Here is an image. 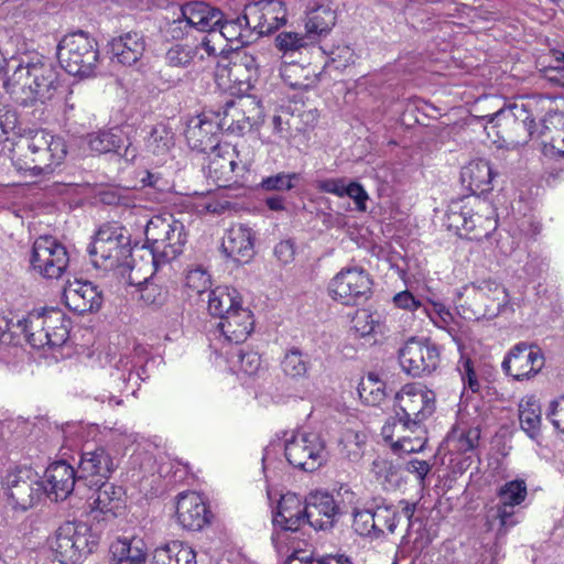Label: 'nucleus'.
<instances>
[{"label":"nucleus","instance_id":"nucleus-53","mask_svg":"<svg viewBox=\"0 0 564 564\" xmlns=\"http://www.w3.org/2000/svg\"><path fill=\"white\" fill-rule=\"evenodd\" d=\"M90 529L85 523H77L73 532V549L79 553V556L90 554L96 546V541L89 534Z\"/></svg>","mask_w":564,"mask_h":564},{"label":"nucleus","instance_id":"nucleus-51","mask_svg":"<svg viewBox=\"0 0 564 564\" xmlns=\"http://www.w3.org/2000/svg\"><path fill=\"white\" fill-rule=\"evenodd\" d=\"M352 329L361 337H366L380 330L379 316L367 310H358L352 317Z\"/></svg>","mask_w":564,"mask_h":564},{"label":"nucleus","instance_id":"nucleus-55","mask_svg":"<svg viewBox=\"0 0 564 564\" xmlns=\"http://www.w3.org/2000/svg\"><path fill=\"white\" fill-rule=\"evenodd\" d=\"M300 180L296 173H278L268 176L261 181V188L263 191H290L294 187V182Z\"/></svg>","mask_w":564,"mask_h":564},{"label":"nucleus","instance_id":"nucleus-49","mask_svg":"<svg viewBox=\"0 0 564 564\" xmlns=\"http://www.w3.org/2000/svg\"><path fill=\"white\" fill-rule=\"evenodd\" d=\"M373 516V508L370 509H357L352 511V529L360 535L371 539H377L376 535V522Z\"/></svg>","mask_w":564,"mask_h":564},{"label":"nucleus","instance_id":"nucleus-63","mask_svg":"<svg viewBox=\"0 0 564 564\" xmlns=\"http://www.w3.org/2000/svg\"><path fill=\"white\" fill-rule=\"evenodd\" d=\"M547 417L556 430L564 433V397L551 402Z\"/></svg>","mask_w":564,"mask_h":564},{"label":"nucleus","instance_id":"nucleus-43","mask_svg":"<svg viewBox=\"0 0 564 564\" xmlns=\"http://www.w3.org/2000/svg\"><path fill=\"white\" fill-rule=\"evenodd\" d=\"M360 399L369 405H379L386 399V383L379 377L370 372L361 380L358 387Z\"/></svg>","mask_w":564,"mask_h":564},{"label":"nucleus","instance_id":"nucleus-50","mask_svg":"<svg viewBox=\"0 0 564 564\" xmlns=\"http://www.w3.org/2000/svg\"><path fill=\"white\" fill-rule=\"evenodd\" d=\"M411 425V422H405V419L400 414V412L395 411V416L389 417L382 426L381 435L386 442L390 443L391 448L393 449V443H395V441H400L401 436L409 431Z\"/></svg>","mask_w":564,"mask_h":564},{"label":"nucleus","instance_id":"nucleus-9","mask_svg":"<svg viewBox=\"0 0 564 564\" xmlns=\"http://www.w3.org/2000/svg\"><path fill=\"white\" fill-rule=\"evenodd\" d=\"M395 406L405 422L423 425L435 410V393L421 383H408L395 394Z\"/></svg>","mask_w":564,"mask_h":564},{"label":"nucleus","instance_id":"nucleus-14","mask_svg":"<svg viewBox=\"0 0 564 564\" xmlns=\"http://www.w3.org/2000/svg\"><path fill=\"white\" fill-rule=\"evenodd\" d=\"M115 469L110 455L105 448L98 447L91 451L85 449L82 453L78 469H73V495H77L82 487L80 480L84 478H97L91 480L94 486H98L102 479L109 478Z\"/></svg>","mask_w":564,"mask_h":564},{"label":"nucleus","instance_id":"nucleus-18","mask_svg":"<svg viewBox=\"0 0 564 564\" xmlns=\"http://www.w3.org/2000/svg\"><path fill=\"white\" fill-rule=\"evenodd\" d=\"M99 54L97 43L86 32H73V64L78 68L74 77L85 79L95 76Z\"/></svg>","mask_w":564,"mask_h":564},{"label":"nucleus","instance_id":"nucleus-1","mask_svg":"<svg viewBox=\"0 0 564 564\" xmlns=\"http://www.w3.org/2000/svg\"><path fill=\"white\" fill-rule=\"evenodd\" d=\"M55 72L44 63L19 64L4 83L7 91L22 106L50 98L56 89Z\"/></svg>","mask_w":564,"mask_h":564},{"label":"nucleus","instance_id":"nucleus-36","mask_svg":"<svg viewBox=\"0 0 564 564\" xmlns=\"http://www.w3.org/2000/svg\"><path fill=\"white\" fill-rule=\"evenodd\" d=\"M479 440L480 430L478 427L457 425L448 433L446 444L451 452L467 454L477 449Z\"/></svg>","mask_w":564,"mask_h":564},{"label":"nucleus","instance_id":"nucleus-33","mask_svg":"<svg viewBox=\"0 0 564 564\" xmlns=\"http://www.w3.org/2000/svg\"><path fill=\"white\" fill-rule=\"evenodd\" d=\"M268 128L271 129L268 142L276 144L282 142L290 143L300 131L297 118L285 108L280 109L271 117Z\"/></svg>","mask_w":564,"mask_h":564},{"label":"nucleus","instance_id":"nucleus-24","mask_svg":"<svg viewBox=\"0 0 564 564\" xmlns=\"http://www.w3.org/2000/svg\"><path fill=\"white\" fill-rule=\"evenodd\" d=\"M181 10L186 23L202 32L215 31L224 18L219 9L200 1L185 3Z\"/></svg>","mask_w":564,"mask_h":564},{"label":"nucleus","instance_id":"nucleus-57","mask_svg":"<svg viewBox=\"0 0 564 564\" xmlns=\"http://www.w3.org/2000/svg\"><path fill=\"white\" fill-rule=\"evenodd\" d=\"M77 297L85 299L86 294L89 293L91 300L89 304H84L83 306L76 305L73 307V312L84 313L86 311L98 310L100 306V297L97 292V285L95 284H83L80 290L75 291Z\"/></svg>","mask_w":564,"mask_h":564},{"label":"nucleus","instance_id":"nucleus-7","mask_svg":"<svg viewBox=\"0 0 564 564\" xmlns=\"http://www.w3.org/2000/svg\"><path fill=\"white\" fill-rule=\"evenodd\" d=\"M288 462L304 471H314L327 462L324 440L316 433L301 432L285 442Z\"/></svg>","mask_w":564,"mask_h":564},{"label":"nucleus","instance_id":"nucleus-20","mask_svg":"<svg viewBox=\"0 0 564 564\" xmlns=\"http://www.w3.org/2000/svg\"><path fill=\"white\" fill-rule=\"evenodd\" d=\"M416 509L415 503L401 500L398 506L390 503H379L373 507L377 539L382 538L386 532L393 534L397 525L402 518H405L411 524V520Z\"/></svg>","mask_w":564,"mask_h":564},{"label":"nucleus","instance_id":"nucleus-32","mask_svg":"<svg viewBox=\"0 0 564 564\" xmlns=\"http://www.w3.org/2000/svg\"><path fill=\"white\" fill-rule=\"evenodd\" d=\"M460 178L474 194L484 193L490 189L492 170L488 161L474 160L463 167Z\"/></svg>","mask_w":564,"mask_h":564},{"label":"nucleus","instance_id":"nucleus-56","mask_svg":"<svg viewBox=\"0 0 564 564\" xmlns=\"http://www.w3.org/2000/svg\"><path fill=\"white\" fill-rule=\"evenodd\" d=\"M457 371L460 375V379L465 388L470 389L473 392H477L480 388L473 361L469 358L462 357L457 364Z\"/></svg>","mask_w":564,"mask_h":564},{"label":"nucleus","instance_id":"nucleus-19","mask_svg":"<svg viewBox=\"0 0 564 564\" xmlns=\"http://www.w3.org/2000/svg\"><path fill=\"white\" fill-rule=\"evenodd\" d=\"M272 522L275 528L283 531H297L307 522L305 502L295 494L282 495L276 511L273 513Z\"/></svg>","mask_w":564,"mask_h":564},{"label":"nucleus","instance_id":"nucleus-60","mask_svg":"<svg viewBox=\"0 0 564 564\" xmlns=\"http://www.w3.org/2000/svg\"><path fill=\"white\" fill-rule=\"evenodd\" d=\"M296 252L295 242L293 239H285L280 241L273 250L275 259L282 264H289L294 260Z\"/></svg>","mask_w":564,"mask_h":564},{"label":"nucleus","instance_id":"nucleus-10","mask_svg":"<svg viewBox=\"0 0 564 564\" xmlns=\"http://www.w3.org/2000/svg\"><path fill=\"white\" fill-rule=\"evenodd\" d=\"M399 362L412 377L430 375L440 364V349L430 340L411 338L400 348Z\"/></svg>","mask_w":564,"mask_h":564},{"label":"nucleus","instance_id":"nucleus-15","mask_svg":"<svg viewBox=\"0 0 564 564\" xmlns=\"http://www.w3.org/2000/svg\"><path fill=\"white\" fill-rule=\"evenodd\" d=\"M260 113V105L251 99L229 100L225 104L218 124L221 130L241 135L252 128Z\"/></svg>","mask_w":564,"mask_h":564},{"label":"nucleus","instance_id":"nucleus-54","mask_svg":"<svg viewBox=\"0 0 564 564\" xmlns=\"http://www.w3.org/2000/svg\"><path fill=\"white\" fill-rule=\"evenodd\" d=\"M116 491L112 486H106L101 481V486H99L89 497V499H93V501L89 503V508L91 511L98 510L101 513H107L112 511L113 506V498L111 495H115Z\"/></svg>","mask_w":564,"mask_h":564},{"label":"nucleus","instance_id":"nucleus-23","mask_svg":"<svg viewBox=\"0 0 564 564\" xmlns=\"http://www.w3.org/2000/svg\"><path fill=\"white\" fill-rule=\"evenodd\" d=\"M221 248L227 257L247 263L254 254L251 229L243 225L232 226L227 230Z\"/></svg>","mask_w":564,"mask_h":564},{"label":"nucleus","instance_id":"nucleus-35","mask_svg":"<svg viewBox=\"0 0 564 564\" xmlns=\"http://www.w3.org/2000/svg\"><path fill=\"white\" fill-rule=\"evenodd\" d=\"M519 421L522 431L530 437L541 434L542 412L535 397H525L519 403Z\"/></svg>","mask_w":564,"mask_h":564},{"label":"nucleus","instance_id":"nucleus-38","mask_svg":"<svg viewBox=\"0 0 564 564\" xmlns=\"http://www.w3.org/2000/svg\"><path fill=\"white\" fill-rule=\"evenodd\" d=\"M335 23V11L328 7L319 6L307 14L305 22L306 33L314 41L317 35L328 33Z\"/></svg>","mask_w":564,"mask_h":564},{"label":"nucleus","instance_id":"nucleus-30","mask_svg":"<svg viewBox=\"0 0 564 564\" xmlns=\"http://www.w3.org/2000/svg\"><path fill=\"white\" fill-rule=\"evenodd\" d=\"M241 297L237 290L229 284H216L208 294V311L212 315L221 317L229 312L241 310Z\"/></svg>","mask_w":564,"mask_h":564},{"label":"nucleus","instance_id":"nucleus-41","mask_svg":"<svg viewBox=\"0 0 564 564\" xmlns=\"http://www.w3.org/2000/svg\"><path fill=\"white\" fill-rule=\"evenodd\" d=\"M174 145V133L165 123H158L152 127L149 137L145 139V149L155 156L166 155Z\"/></svg>","mask_w":564,"mask_h":564},{"label":"nucleus","instance_id":"nucleus-8","mask_svg":"<svg viewBox=\"0 0 564 564\" xmlns=\"http://www.w3.org/2000/svg\"><path fill=\"white\" fill-rule=\"evenodd\" d=\"M10 503L14 508L26 510L43 495V482L39 475L28 467L8 470L2 480Z\"/></svg>","mask_w":564,"mask_h":564},{"label":"nucleus","instance_id":"nucleus-11","mask_svg":"<svg viewBox=\"0 0 564 564\" xmlns=\"http://www.w3.org/2000/svg\"><path fill=\"white\" fill-rule=\"evenodd\" d=\"M286 8L281 0H260L245 7L243 19L250 23L254 39L270 35L286 23Z\"/></svg>","mask_w":564,"mask_h":564},{"label":"nucleus","instance_id":"nucleus-61","mask_svg":"<svg viewBox=\"0 0 564 564\" xmlns=\"http://www.w3.org/2000/svg\"><path fill=\"white\" fill-rule=\"evenodd\" d=\"M172 546L175 564H197L196 553L191 546L180 541H172Z\"/></svg>","mask_w":564,"mask_h":564},{"label":"nucleus","instance_id":"nucleus-52","mask_svg":"<svg viewBox=\"0 0 564 564\" xmlns=\"http://www.w3.org/2000/svg\"><path fill=\"white\" fill-rule=\"evenodd\" d=\"M312 42L307 33L301 34L297 32L283 31L275 37V46L281 52H294L308 45Z\"/></svg>","mask_w":564,"mask_h":564},{"label":"nucleus","instance_id":"nucleus-28","mask_svg":"<svg viewBox=\"0 0 564 564\" xmlns=\"http://www.w3.org/2000/svg\"><path fill=\"white\" fill-rule=\"evenodd\" d=\"M46 486L43 494L52 501H65L70 495V466L66 460H58L48 466L45 471Z\"/></svg>","mask_w":564,"mask_h":564},{"label":"nucleus","instance_id":"nucleus-22","mask_svg":"<svg viewBox=\"0 0 564 564\" xmlns=\"http://www.w3.org/2000/svg\"><path fill=\"white\" fill-rule=\"evenodd\" d=\"M111 59L119 64L131 66L135 64L145 52V41L138 32H127L109 42Z\"/></svg>","mask_w":564,"mask_h":564},{"label":"nucleus","instance_id":"nucleus-59","mask_svg":"<svg viewBox=\"0 0 564 564\" xmlns=\"http://www.w3.org/2000/svg\"><path fill=\"white\" fill-rule=\"evenodd\" d=\"M239 368L245 373L252 376L256 375L261 366V358L254 351H240L238 354Z\"/></svg>","mask_w":564,"mask_h":564},{"label":"nucleus","instance_id":"nucleus-45","mask_svg":"<svg viewBox=\"0 0 564 564\" xmlns=\"http://www.w3.org/2000/svg\"><path fill=\"white\" fill-rule=\"evenodd\" d=\"M527 484L524 480H511L502 485L498 490L499 505L516 507L527 498Z\"/></svg>","mask_w":564,"mask_h":564},{"label":"nucleus","instance_id":"nucleus-39","mask_svg":"<svg viewBox=\"0 0 564 564\" xmlns=\"http://www.w3.org/2000/svg\"><path fill=\"white\" fill-rule=\"evenodd\" d=\"M216 28H218L219 33L228 42H237L241 45H247L254 40L250 23L246 22L243 14L232 20L224 21L223 18L221 22L217 24Z\"/></svg>","mask_w":564,"mask_h":564},{"label":"nucleus","instance_id":"nucleus-34","mask_svg":"<svg viewBox=\"0 0 564 564\" xmlns=\"http://www.w3.org/2000/svg\"><path fill=\"white\" fill-rule=\"evenodd\" d=\"M258 58L247 51H236L230 58L229 77L239 84H250L258 77Z\"/></svg>","mask_w":564,"mask_h":564},{"label":"nucleus","instance_id":"nucleus-21","mask_svg":"<svg viewBox=\"0 0 564 564\" xmlns=\"http://www.w3.org/2000/svg\"><path fill=\"white\" fill-rule=\"evenodd\" d=\"M305 505L306 519L311 527L318 530H326L333 527L338 507L332 495L324 491L312 492L306 498Z\"/></svg>","mask_w":564,"mask_h":564},{"label":"nucleus","instance_id":"nucleus-26","mask_svg":"<svg viewBox=\"0 0 564 564\" xmlns=\"http://www.w3.org/2000/svg\"><path fill=\"white\" fill-rule=\"evenodd\" d=\"M73 143L77 147L80 155H87L89 153L117 152L123 140L119 131L111 129L77 137L73 139Z\"/></svg>","mask_w":564,"mask_h":564},{"label":"nucleus","instance_id":"nucleus-47","mask_svg":"<svg viewBox=\"0 0 564 564\" xmlns=\"http://www.w3.org/2000/svg\"><path fill=\"white\" fill-rule=\"evenodd\" d=\"M50 546L55 554V560L61 564H68L70 556V522L62 524L55 535L50 540Z\"/></svg>","mask_w":564,"mask_h":564},{"label":"nucleus","instance_id":"nucleus-58","mask_svg":"<svg viewBox=\"0 0 564 564\" xmlns=\"http://www.w3.org/2000/svg\"><path fill=\"white\" fill-rule=\"evenodd\" d=\"M494 518L499 521L498 535H505L510 528L517 524L513 507L498 503Z\"/></svg>","mask_w":564,"mask_h":564},{"label":"nucleus","instance_id":"nucleus-27","mask_svg":"<svg viewBox=\"0 0 564 564\" xmlns=\"http://www.w3.org/2000/svg\"><path fill=\"white\" fill-rule=\"evenodd\" d=\"M219 318L218 328L230 343L245 341L253 329V316L247 308L231 311Z\"/></svg>","mask_w":564,"mask_h":564},{"label":"nucleus","instance_id":"nucleus-64","mask_svg":"<svg viewBox=\"0 0 564 564\" xmlns=\"http://www.w3.org/2000/svg\"><path fill=\"white\" fill-rule=\"evenodd\" d=\"M345 186H346V181L343 177L341 178H326V180L317 182V185H316V187L319 191H322L324 193L334 194L339 197L344 196Z\"/></svg>","mask_w":564,"mask_h":564},{"label":"nucleus","instance_id":"nucleus-4","mask_svg":"<svg viewBox=\"0 0 564 564\" xmlns=\"http://www.w3.org/2000/svg\"><path fill=\"white\" fill-rule=\"evenodd\" d=\"M497 128V134L506 142L520 147L533 137L538 138L535 120L527 104H510L491 115L482 117Z\"/></svg>","mask_w":564,"mask_h":564},{"label":"nucleus","instance_id":"nucleus-31","mask_svg":"<svg viewBox=\"0 0 564 564\" xmlns=\"http://www.w3.org/2000/svg\"><path fill=\"white\" fill-rule=\"evenodd\" d=\"M110 564H145L147 551L141 539H118L110 545Z\"/></svg>","mask_w":564,"mask_h":564},{"label":"nucleus","instance_id":"nucleus-17","mask_svg":"<svg viewBox=\"0 0 564 564\" xmlns=\"http://www.w3.org/2000/svg\"><path fill=\"white\" fill-rule=\"evenodd\" d=\"M176 517L182 528L189 531H199L209 521L207 507L195 491L181 492L177 496Z\"/></svg>","mask_w":564,"mask_h":564},{"label":"nucleus","instance_id":"nucleus-48","mask_svg":"<svg viewBox=\"0 0 564 564\" xmlns=\"http://www.w3.org/2000/svg\"><path fill=\"white\" fill-rule=\"evenodd\" d=\"M283 372L291 378H303L308 370V361L297 348L290 349L281 362Z\"/></svg>","mask_w":564,"mask_h":564},{"label":"nucleus","instance_id":"nucleus-5","mask_svg":"<svg viewBox=\"0 0 564 564\" xmlns=\"http://www.w3.org/2000/svg\"><path fill=\"white\" fill-rule=\"evenodd\" d=\"M487 204L478 196L473 195L460 202H453L445 215V225L448 230L459 237H467L475 232V238L488 236L496 228V221L479 214Z\"/></svg>","mask_w":564,"mask_h":564},{"label":"nucleus","instance_id":"nucleus-16","mask_svg":"<svg viewBox=\"0 0 564 564\" xmlns=\"http://www.w3.org/2000/svg\"><path fill=\"white\" fill-rule=\"evenodd\" d=\"M220 130L218 121L202 115L188 120L184 134L193 150L208 152L218 147Z\"/></svg>","mask_w":564,"mask_h":564},{"label":"nucleus","instance_id":"nucleus-6","mask_svg":"<svg viewBox=\"0 0 564 564\" xmlns=\"http://www.w3.org/2000/svg\"><path fill=\"white\" fill-rule=\"evenodd\" d=\"M95 268L105 271H119L124 278L131 267L127 259L131 256L129 238L109 229H100L88 249Z\"/></svg>","mask_w":564,"mask_h":564},{"label":"nucleus","instance_id":"nucleus-2","mask_svg":"<svg viewBox=\"0 0 564 564\" xmlns=\"http://www.w3.org/2000/svg\"><path fill=\"white\" fill-rule=\"evenodd\" d=\"M66 154L61 139L53 138L45 130H36L17 145L13 160L18 170L39 175L43 171L42 165L59 164Z\"/></svg>","mask_w":564,"mask_h":564},{"label":"nucleus","instance_id":"nucleus-62","mask_svg":"<svg viewBox=\"0 0 564 564\" xmlns=\"http://www.w3.org/2000/svg\"><path fill=\"white\" fill-rule=\"evenodd\" d=\"M344 196H348L354 199L359 210H366V200L368 199V194L361 184L357 182H350L349 184H346Z\"/></svg>","mask_w":564,"mask_h":564},{"label":"nucleus","instance_id":"nucleus-40","mask_svg":"<svg viewBox=\"0 0 564 564\" xmlns=\"http://www.w3.org/2000/svg\"><path fill=\"white\" fill-rule=\"evenodd\" d=\"M368 436L364 431L346 430L339 440V452L349 462H359L365 453Z\"/></svg>","mask_w":564,"mask_h":564},{"label":"nucleus","instance_id":"nucleus-13","mask_svg":"<svg viewBox=\"0 0 564 564\" xmlns=\"http://www.w3.org/2000/svg\"><path fill=\"white\" fill-rule=\"evenodd\" d=\"M506 375L521 381L530 379L541 371L544 357L540 349L525 343H519L510 349L502 361Z\"/></svg>","mask_w":564,"mask_h":564},{"label":"nucleus","instance_id":"nucleus-12","mask_svg":"<svg viewBox=\"0 0 564 564\" xmlns=\"http://www.w3.org/2000/svg\"><path fill=\"white\" fill-rule=\"evenodd\" d=\"M69 263L66 248L53 237H40L32 250L31 264L45 279H59Z\"/></svg>","mask_w":564,"mask_h":564},{"label":"nucleus","instance_id":"nucleus-3","mask_svg":"<svg viewBox=\"0 0 564 564\" xmlns=\"http://www.w3.org/2000/svg\"><path fill=\"white\" fill-rule=\"evenodd\" d=\"M145 242L151 248L153 263L169 262L183 252L187 242L184 224L172 214L153 216L145 226Z\"/></svg>","mask_w":564,"mask_h":564},{"label":"nucleus","instance_id":"nucleus-29","mask_svg":"<svg viewBox=\"0 0 564 564\" xmlns=\"http://www.w3.org/2000/svg\"><path fill=\"white\" fill-rule=\"evenodd\" d=\"M58 322H61L59 317H47L44 311H33L24 319L19 321V326L22 327V332L31 346L43 348L50 343L48 328H52V325Z\"/></svg>","mask_w":564,"mask_h":564},{"label":"nucleus","instance_id":"nucleus-37","mask_svg":"<svg viewBox=\"0 0 564 564\" xmlns=\"http://www.w3.org/2000/svg\"><path fill=\"white\" fill-rule=\"evenodd\" d=\"M328 294L343 305H359L369 299L371 291L368 284H330Z\"/></svg>","mask_w":564,"mask_h":564},{"label":"nucleus","instance_id":"nucleus-44","mask_svg":"<svg viewBox=\"0 0 564 564\" xmlns=\"http://www.w3.org/2000/svg\"><path fill=\"white\" fill-rule=\"evenodd\" d=\"M408 432L413 434V437H408L406 434L401 436L400 441L393 443L394 453H417L423 451L426 444V430L424 425H411Z\"/></svg>","mask_w":564,"mask_h":564},{"label":"nucleus","instance_id":"nucleus-25","mask_svg":"<svg viewBox=\"0 0 564 564\" xmlns=\"http://www.w3.org/2000/svg\"><path fill=\"white\" fill-rule=\"evenodd\" d=\"M538 138L546 152L564 156V112L549 111L541 121Z\"/></svg>","mask_w":564,"mask_h":564},{"label":"nucleus","instance_id":"nucleus-42","mask_svg":"<svg viewBox=\"0 0 564 564\" xmlns=\"http://www.w3.org/2000/svg\"><path fill=\"white\" fill-rule=\"evenodd\" d=\"M282 77L292 88H308L318 82V75L311 69L299 64H291L283 68Z\"/></svg>","mask_w":564,"mask_h":564},{"label":"nucleus","instance_id":"nucleus-46","mask_svg":"<svg viewBox=\"0 0 564 564\" xmlns=\"http://www.w3.org/2000/svg\"><path fill=\"white\" fill-rule=\"evenodd\" d=\"M198 54V47L188 44H174L165 53V61L171 67L187 68Z\"/></svg>","mask_w":564,"mask_h":564}]
</instances>
